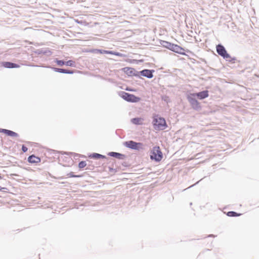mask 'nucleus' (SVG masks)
Wrapping results in <instances>:
<instances>
[{
  "mask_svg": "<svg viewBox=\"0 0 259 259\" xmlns=\"http://www.w3.org/2000/svg\"><path fill=\"white\" fill-rule=\"evenodd\" d=\"M55 70L57 72H59L60 73H64V69H61V68H55Z\"/></svg>",
  "mask_w": 259,
  "mask_h": 259,
  "instance_id": "nucleus-20",
  "label": "nucleus"
},
{
  "mask_svg": "<svg viewBox=\"0 0 259 259\" xmlns=\"http://www.w3.org/2000/svg\"><path fill=\"white\" fill-rule=\"evenodd\" d=\"M65 65L69 66H73L74 65V62L72 60H69L65 62Z\"/></svg>",
  "mask_w": 259,
  "mask_h": 259,
  "instance_id": "nucleus-18",
  "label": "nucleus"
},
{
  "mask_svg": "<svg viewBox=\"0 0 259 259\" xmlns=\"http://www.w3.org/2000/svg\"><path fill=\"white\" fill-rule=\"evenodd\" d=\"M109 155L110 156H111L115 157V158H118L119 159H122L124 157V155L121 154L119 153L113 152L109 153Z\"/></svg>",
  "mask_w": 259,
  "mask_h": 259,
  "instance_id": "nucleus-12",
  "label": "nucleus"
},
{
  "mask_svg": "<svg viewBox=\"0 0 259 259\" xmlns=\"http://www.w3.org/2000/svg\"><path fill=\"white\" fill-rule=\"evenodd\" d=\"M208 91H204L197 93H192L193 97H197L199 99L202 100L208 97Z\"/></svg>",
  "mask_w": 259,
  "mask_h": 259,
  "instance_id": "nucleus-7",
  "label": "nucleus"
},
{
  "mask_svg": "<svg viewBox=\"0 0 259 259\" xmlns=\"http://www.w3.org/2000/svg\"><path fill=\"white\" fill-rule=\"evenodd\" d=\"M86 165H87V163H86L85 161H81L78 164V167L80 168H84V167H85Z\"/></svg>",
  "mask_w": 259,
  "mask_h": 259,
  "instance_id": "nucleus-17",
  "label": "nucleus"
},
{
  "mask_svg": "<svg viewBox=\"0 0 259 259\" xmlns=\"http://www.w3.org/2000/svg\"><path fill=\"white\" fill-rule=\"evenodd\" d=\"M56 62L59 66H63L65 64V62L62 60H56Z\"/></svg>",
  "mask_w": 259,
  "mask_h": 259,
  "instance_id": "nucleus-19",
  "label": "nucleus"
},
{
  "mask_svg": "<svg viewBox=\"0 0 259 259\" xmlns=\"http://www.w3.org/2000/svg\"><path fill=\"white\" fill-rule=\"evenodd\" d=\"M94 157L97 158L104 157V156H102V155L97 153L94 154Z\"/></svg>",
  "mask_w": 259,
  "mask_h": 259,
  "instance_id": "nucleus-21",
  "label": "nucleus"
},
{
  "mask_svg": "<svg viewBox=\"0 0 259 259\" xmlns=\"http://www.w3.org/2000/svg\"><path fill=\"white\" fill-rule=\"evenodd\" d=\"M73 73V71L65 69L64 73L72 74Z\"/></svg>",
  "mask_w": 259,
  "mask_h": 259,
  "instance_id": "nucleus-22",
  "label": "nucleus"
},
{
  "mask_svg": "<svg viewBox=\"0 0 259 259\" xmlns=\"http://www.w3.org/2000/svg\"><path fill=\"white\" fill-rule=\"evenodd\" d=\"M132 121L135 124H141L142 123L143 119L141 118H135L132 119Z\"/></svg>",
  "mask_w": 259,
  "mask_h": 259,
  "instance_id": "nucleus-15",
  "label": "nucleus"
},
{
  "mask_svg": "<svg viewBox=\"0 0 259 259\" xmlns=\"http://www.w3.org/2000/svg\"><path fill=\"white\" fill-rule=\"evenodd\" d=\"M2 65L5 68H19V65L15 64V63L9 62H2Z\"/></svg>",
  "mask_w": 259,
  "mask_h": 259,
  "instance_id": "nucleus-9",
  "label": "nucleus"
},
{
  "mask_svg": "<svg viewBox=\"0 0 259 259\" xmlns=\"http://www.w3.org/2000/svg\"><path fill=\"white\" fill-rule=\"evenodd\" d=\"M28 161L31 163H38L40 162L41 159L39 157L32 155L28 157Z\"/></svg>",
  "mask_w": 259,
  "mask_h": 259,
  "instance_id": "nucleus-8",
  "label": "nucleus"
},
{
  "mask_svg": "<svg viewBox=\"0 0 259 259\" xmlns=\"http://www.w3.org/2000/svg\"><path fill=\"white\" fill-rule=\"evenodd\" d=\"M163 158V154L159 146H156L150 151V159L156 162H160Z\"/></svg>",
  "mask_w": 259,
  "mask_h": 259,
  "instance_id": "nucleus-2",
  "label": "nucleus"
},
{
  "mask_svg": "<svg viewBox=\"0 0 259 259\" xmlns=\"http://www.w3.org/2000/svg\"><path fill=\"white\" fill-rule=\"evenodd\" d=\"M217 52L220 56L223 57L224 58L227 59L230 58V55L227 53L224 47L221 45H219L217 46Z\"/></svg>",
  "mask_w": 259,
  "mask_h": 259,
  "instance_id": "nucleus-5",
  "label": "nucleus"
},
{
  "mask_svg": "<svg viewBox=\"0 0 259 259\" xmlns=\"http://www.w3.org/2000/svg\"><path fill=\"white\" fill-rule=\"evenodd\" d=\"M72 177H78V176H72Z\"/></svg>",
  "mask_w": 259,
  "mask_h": 259,
  "instance_id": "nucleus-25",
  "label": "nucleus"
},
{
  "mask_svg": "<svg viewBox=\"0 0 259 259\" xmlns=\"http://www.w3.org/2000/svg\"><path fill=\"white\" fill-rule=\"evenodd\" d=\"M98 52H100L101 54H111V55H114L118 56H121V55L118 52H114L113 51H106V50H98Z\"/></svg>",
  "mask_w": 259,
  "mask_h": 259,
  "instance_id": "nucleus-11",
  "label": "nucleus"
},
{
  "mask_svg": "<svg viewBox=\"0 0 259 259\" xmlns=\"http://www.w3.org/2000/svg\"><path fill=\"white\" fill-rule=\"evenodd\" d=\"M0 132L6 134L7 135H8L9 136L14 137H16L18 136V134L16 133H15L13 131H10L8 130L1 129L0 130Z\"/></svg>",
  "mask_w": 259,
  "mask_h": 259,
  "instance_id": "nucleus-10",
  "label": "nucleus"
},
{
  "mask_svg": "<svg viewBox=\"0 0 259 259\" xmlns=\"http://www.w3.org/2000/svg\"><path fill=\"white\" fill-rule=\"evenodd\" d=\"M152 124L156 131L164 130L167 127L165 119L156 114L153 116Z\"/></svg>",
  "mask_w": 259,
  "mask_h": 259,
  "instance_id": "nucleus-1",
  "label": "nucleus"
},
{
  "mask_svg": "<svg viewBox=\"0 0 259 259\" xmlns=\"http://www.w3.org/2000/svg\"><path fill=\"white\" fill-rule=\"evenodd\" d=\"M124 145L127 148L134 150H140L143 149V145L141 143H137L133 141H128L124 142Z\"/></svg>",
  "mask_w": 259,
  "mask_h": 259,
  "instance_id": "nucleus-3",
  "label": "nucleus"
},
{
  "mask_svg": "<svg viewBox=\"0 0 259 259\" xmlns=\"http://www.w3.org/2000/svg\"><path fill=\"white\" fill-rule=\"evenodd\" d=\"M163 43H165L166 44L165 47L170 48V49H171V50H174L175 48H176L177 49H180L182 50V48H180L178 46H177L176 45L174 46V45H172L171 44L169 43L168 42L163 41Z\"/></svg>",
  "mask_w": 259,
  "mask_h": 259,
  "instance_id": "nucleus-14",
  "label": "nucleus"
},
{
  "mask_svg": "<svg viewBox=\"0 0 259 259\" xmlns=\"http://www.w3.org/2000/svg\"><path fill=\"white\" fill-rule=\"evenodd\" d=\"M195 97L192 96V94H190L187 96L188 101L193 109L195 110L200 109L201 108L200 103L195 99Z\"/></svg>",
  "mask_w": 259,
  "mask_h": 259,
  "instance_id": "nucleus-4",
  "label": "nucleus"
},
{
  "mask_svg": "<svg viewBox=\"0 0 259 259\" xmlns=\"http://www.w3.org/2000/svg\"><path fill=\"white\" fill-rule=\"evenodd\" d=\"M142 74L148 78H152L153 77V74L151 70H144L142 71Z\"/></svg>",
  "mask_w": 259,
  "mask_h": 259,
  "instance_id": "nucleus-13",
  "label": "nucleus"
},
{
  "mask_svg": "<svg viewBox=\"0 0 259 259\" xmlns=\"http://www.w3.org/2000/svg\"><path fill=\"white\" fill-rule=\"evenodd\" d=\"M3 189H4L3 188H2L1 186H0V191L2 190Z\"/></svg>",
  "mask_w": 259,
  "mask_h": 259,
  "instance_id": "nucleus-26",
  "label": "nucleus"
},
{
  "mask_svg": "<svg viewBox=\"0 0 259 259\" xmlns=\"http://www.w3.org/2000/svg\"><path fill=\"white\" fill-rule=\"evenodd\" d=\"M22 150L24 152H26L27 151L28 149L26 146L23 145L22 147Z\"/></svg>",
  "mask_w": 259,
  "mask_h": 259,
  "instance_id": "nucleus-23",
  "label": "nucleus"
},
{
  "mask_svg": "<svg viewBox=\"0 0 259 259\" xmlns=\"http://www.w3.org/2000/svg\"><path fill=\"white\" fill-rule=\"evenodd\" d=\"M240 215V214L237 213L234 211H229L227 213V215L229 217H238Z\"/></svg>",
  "mask_w": 259,
  "mask_h": 259,
  "instance_id": "nucleus-16",
  "label": "nucleus"
},
{
  "mask_svg": "<svg viewBox=\"0 0 259 259\" xmlns=\"http://www.w3.org/2000/svg\"><path fill=\"white\" fill-rule=\"evenodd\" d=\"M123 71H124V72H127V71H128L131 70V68H129V67H125V68H124L123 69Z\"/></svg>",
  "mask_w": 259,
  "mask_h": 259,
  "instance_id": "nucleus-24",
  "label": "nucleus"
},
{
  "mask_svg": "<svg viewBox=\"0 0 259 259\" xmlns=\"http://www.w3.org/2000/svg\"><path fill=\"white\" fill-rule=\"evenodd\" d=\"M122 97L124 100L129 102H136L139 100V98L126 93H124Z\"/></svg>",
  "mask_w": 259,
  "mask_h": 259,
  "instance_id": "nucleus-6",
  "label": "nucleus"
}]
</instances>
